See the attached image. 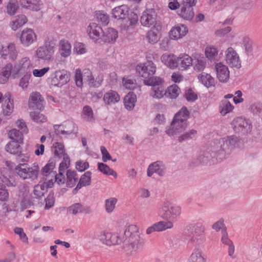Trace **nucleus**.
Segmentation results:
<instances>
[{
  "label": "nucleus",
  "mask_w": 262,
  "mask_h": 262,
  "mask_svg": "<svg viewBox=\"0 0 262 262\" xmlns=\"http://www.w3.org/2000/svg\"><path fill=\"white\" fill-rule=\"evenodd\" d=\"M118 200L116 198H110L105 201V209L107 213L113 212L116 208Z\"/></svg>",
  "instance_id": "de8ad7c7"
},
{
  "label": "nucleus",
  "mask_w": 262,
  "mask_h": 262,
  "mask_svg": "<svg viewBox=\"0 0 262 262\" xmlns=\"http://www.w3.org/2000/svg\"><path fill=\"white\" fill-rule=\"evenodd\" d=\"M14 171L22 179H28L33 181L38 177L39 167L36 163H34L31 166L26 163H19L15 167Z\"/></svg>",
  "instance_id": "39448f33"
},
{
  "label": "nucleus",
  "mask_w": 262,
  "mask_h": 262,
  "mask_svg": "<svg viewBox=\"0 0 262 262\" xmlns=\"http://www.w3.org/2000/svg\"><path fill=\"white\" fill-rule=\"evenodd\" d=\"M238 141L235 136H227L216 140L211 147V152L206 151L200 155L198 160L201 163L207 164L212 158L219 159L224 158L226 154L230 153Z\"/></svg>",
  "instance_id": "f03ea898"
},
{
  "label": "nucleus",
  "mask_w": 262,
  "mask_h": 262,
  "mask_svg": "<svg viewBox=\"0 0 262 262\" xmlns=\"http://www.w3.org/2000/svg\"><path fill=\"white\" fill-rule=\"evenodd\" d=\"M154 226L156 232H161L168 229H170L173 227V223L172 222H164L160 221L154 224Z\"/></svg>",
  "instance_id": "8fccbe9b"
},
{
  "label": "nucleus",
  "mask_w": 262,
  "mask_h": 262,
  "mask_svg": "<svg viewBox=\"0 0 262 262\" xmlns=\"http://www.w3.org/2000/svg\"><path fill=\"white\" fill-rule=\"evenodd\" d=\"M49 50L47 46L39 47L36 51V55L39 58L48 59Z\"/></svg>",
  "instance_id": "4d7b16f0"
},
{
  "label": "nucleus",
  "mask_w": 262,
  "mask_h": 262,
  "mask_svg": "<svg viewBox=\"0 0 262 262\" xmlns=\"http://www.w3.org/2000/svg\"><path fill=\"white\" fill-rule=\"evenodd\" d=\"M36 40L37 35L32 29L25 28L21 31L20 42L24 47H29Z\"/></svg>",
  "instance_id": "9d476101"
},
{
  "label": "nucleus",
  "mask_w": 262,
  "mask_h": 262,
  "mask_svg": "<svg viewBox=\"0 0 262 262\" xmlns=\"http://www.w3.org/2000/svg\"><path fill=\"white\" fill-rule=\"evenodd\" d=\"M178 14L186 20H191L194 17V13L193 8L191 7L181 5L180 9L178 11Z\"/></svg>",
  "instance_id": "a878e982"
},
{
  "label": "nucleus",
  "mask_w": 262,
  "mask_h": 262,
  "mask_svg": "<svg viewBox=\"0 0 262 262\" xmlns=\"http://www.w3.org/2000/svg\"><path fill=\"white\" fill-rule=\"evenodd\" d=\"M18 8V4L15 1H10L7 6V12L10 15H13L15 13Z\"/></svg>",
  "instance_id": "69168bd1"
},
{
  "label": "nucleus",
  "mask_w": 262,
  "mask_h": 262,
  "mask_svg": "<svg viewBox=\"0 0 262 262\" xmlns=\"http://www.w3.org/2000/svg\"><path fill=\"white\" fill-rule=\"evenodd\" d=\"M70 79V72L64 70H58L52 75L51 82L54 86H61L67 83Z\"/></svg>",
  "instance_id": "1a4fd4ad"
},
{
  "label": "nucleus",
  "mask_w": 262,
  "mask_h": 262,
  "mask_svg": "<svg viewBox=\"0 0 262 262\" xmlns=\"http://www.w3.org/2000/svg\"><path fill=\"white\" fill-rule=\"evenodd\" d=\"M98 169L104 174L112 176L115 178L117 177V172L105 164L103 163H98Z\"/></svg>",
  "instance_id": "37998d69"
},
{
  "label": "nucleus",
  "mask_w": 262,
  "mask_h": 262,
  "mask_svg": "<svg viewBox=\"0 0 262 262\" xmlns=\"http://www.w3.org/2000/svg\"><path fill=\"white\" fill-rule=\"evenodd\" d=\"M2 109L3 113L5 115H10L13 111V100L11 99L10 93H6L3 98Z\"/></svg>",
  "instance_id": "6ab92c4d"
},
{
  "label": "nucleus",
  "mask_w": 262,
  "mask_h": 262,
  "mask_svg": "<svg viewBox=\"0 0 262 262\" xmlns=\"http://www.w3.org/2000/svg\"><path fill=\"white\" fill-rule=\"evenodd\" d=\"M136 96L133 93H129L124 99L125 107L128 110H132L136 102Z\"/></svg>",
  "instance_id": "4c0bfd02"
},
{
  "label": "nucleus",
  "mask_w": 262,
  "mask_h": 262,
  "mask_svg": "<svg viewBox=\"0 0 262 262\" xmlns=\"http://www.w3.org/2000/svg\"><path fill=\"white\" fill-rule=\"evenodd\" d=\"M18 196L19 198H21L20 202L21 210L28 208L32 205L31 195L27 186L25 185L20 186Z\"/></svg>",
  "instance_id": "9b49d317"
},
{
  "label": "nucleus",
  "mask_w": 262,
  "mask_h": 262,
  "mask_svg": "<svg viewBox=\"0 0 262 262\" xmlns=\"http://www.w3.org/2000/svg\"><path fill=\"white\" fill-rule=\"evenodd\" d=\"M250 110L254 114L259 116H262V103H255L250 106Z\"/></svg>",
  "instance_id": "774afa93"
},
{
  "label": "nucleus",
  "mask_w": 262,
  "mask_h": 262,
  "mask_svg": "<svg viewBox=\"0 0 262 262\" xmlns=\"http://www.w3.org/2000/svg\"><path fill=\"white\" fill-rule=\"evenodd\" d=\"M81 117L86 122L94 123L95 121L93 110L91 107L89 105L84 106L83 107Z\"/></svg>",
  "instance_id": "7c9ffc66"
},
{
  "label": "nucleus",
  "mask_w": 262,
  "mask_h": 262,
  "mask_svg": "<svg viewBox=\"0 0 262 262\" xmlns=\"http://www.w3.org/2000/svg\"><path fill=\"white\" fill-rule=\"evenodd\" d=\"M28 106L32 109L41 110L44 106V99L39 93L35 92L31 94L29 100Z\"/></svg>",
  "instance_id": "4468645a"
},
{
  "label": "nucleus",
  "mask_w": 262,
  "mask_h": 262,
  "mask_svg": "<svg viewBox=\"0 0 262 262\" xmlns=\"http://www.w3.org/2000/svg\"><path fill=\"white\" fill-rule=\"evenodd\" d=\"M129 8L126 5L116 7L112 10L113 17L117 19L126 20Z\"/></svg>",
  "instance_id": "b1692460"
},
{
  "label": "nucleus",
  "mask_w": 262,
  "mask_h": 262,
  "mask_svg": "<svg viewBox=\"0 0 262 262\" xmlns=\"http://www.w3.org/2000/svg\"><path fill=\"white\" fill-rule=\"evenodd\" d=\"M206 66V60L204 57L198 56L194 57L193 68L198 72L203 71Z\"/></svg>",
  "instance_id": "a19ab883"
},
{
  "label": "nucleus",
  "mask_w": 262,
  "mask_h": 262,
  "mask_svg": "<svg viewBox=\"0 0 262 262\" xmlns=\"http://www.w3.org/2000/svg\"><path fill=\"white\" fill-rule=\"evenodd\" d=\"M96 17L97 20L100 21L103 26H106L109 23L110 19L108 15L103 11L97 12Z\"/></svg>",
  "instance_id": "864d4df0"
},
{
  "label": "nucleus",
  "mask_w": 262,
  "mask_h": 262,
  "mask_svg": "<svg viewBox=\"0 0 262 262\" xmlns=\"http://www.w3.org/2000/svg\"><path fill=\"white\" fill-rule=\"evenodd\" d=\"M188 32L187 27L184 25L180 24L171 29L169 35L171 39L178 40L182 38Z\"/></svg>",
  "instance_id": "2eb2a0df"
},
{
  "label": "nucleus",
  "mask_w": 262,
  "mask_h": 262,
  "mask_svg": "<svg viewBox=\"0 0 262 262\" xmlns=\"http://www.w3.org/2000/svg\"><path fill=\"white\" fill-rule=\"evenodd\" d=\"M162 27L160 25L156 24L146 34V38L148 42L151 44L157 43L160 39V33Z\"/></svg>",
  "instance_id": "dca6fc26"
},
{
  "label": "nucleus",
  "mask_w": 262,
  "mask_h": 262,
  "mask_svg": "<svg viewBox=\"0 0 262 262\" xmlns=\"http://www.w3.org/2000/svg\"><path fill=\"white\" fill-rule=\"evenodd\" d=\"M64 172L58 171V173H56L53 171H50V176L54 177V183H56L58 185H62L65 183V177L64 176ZM53 180H50V185H53Z\"/></svg>",
  "instance_id": "c03bdc74"
},
{
  "label": "nucleus",
  "mask_w": 262,
  "mask_h": 262,
  "mask_svg": "<svg viewBox=\"0 0 262 262\" xmlns=\"http://www.w3.org/2000/svg\"><path fill=\"white\" fill-rule=\"evenodd\" d=\"M197 132L194 129H191L189 132L184 133L181 136L179 137L178 140L181 142L185 140H190L193 138L196 134Z\"/></svg>",
  "instance_id": "bf43d9fd"
},
{
  "label": "nucleus",
  "mask_w": 262,
  "mask_h": 262,
  "mask_svg": "<svg viewBox=\"0 0 262 262\" xmlns=\"http://www.w3.org/2000/svg\"><path fill=\"white\" fill-rule=\"evenodd\" d=\"M144 80V83L147 85H150L152 87L159 86L162 85L163 80L159 77H153L152 76Z\"/></svg>",
  "instance_id": "49530a36"
},
{
  "label": "nucleus",
  "mask_w": 262,
  "mask_h": 262,
  "mask_svg": "<svg viewBox=\"0 0 262 262\" xmlns=\"http://www.w3.org/2000/svg\"><path fill=\"white\" fill-rule=\"evenodd\" d=\"M20 5L23 8L37 11L42 7V3L40 0H20Z\"/></svg>",
  "instance_id": "4be33fe9"
},
{
  "label": "nucleus",
  "mask_w": 262,
  "mask_h": 262,
  "mask_svg": "<svg viewBox=\"0 0 262 262\" xmlns=\"http://www.w3.org/2000/svg\"><path fill=\"white\" fill-rule=\"evenodd\" d=\"M232 127L235 133L246 135L249 134L252 126L251 122L242 117H237L231 122Z\"/></svg>",
  "instance_id": "423d86ee"
},
{
  "label": "nucleus",
  "mask_w": 262,
  "mask_h": 262,
  "mask_svg": "<svg viewBox=\"0 0 262 262\" xmlns=\"http://www.w3.org/2000/svg\"><path fill=\"white\" fill-rule=\"evenodd\" d=\"M15 69L19 72L28 73L33 66L29 57H25L19 60L15 65Z\"/></svg>",
  "instance_id": "5701e85b"
},
{
  "label": "nucleus",
  "mask_w": 262,
  "mask_h": 262,
  "mask_svg": "<svg viewBox=\"0 0 262 262\" xmlns=\"http://www.w3.org/2000/svg\"><path fill=\"white\" fill-rule=\"evenodd\" d=\"M67 181L66 184L69 187L74 186L78 180V176L75 171H72L70 169L67 171Z\"/></svg>",
  "instance_id": "f704fd0d"
},
{
  "label": "nucleus",
  "mask_w": 262,
  "mask_h": 262,
  "mask_svg": "<svg viewBox=\"0 0 262 262\" xmlns=\"http://www.w3.org/2000/svg\"><path fill=\"white\" fill-rule=\"evenodd\" d=\"M91 174L92 173L90 171L85 172L81 177L78 183L80 184L82 187L89 186L91 184Z\"/></svg>",
  "instance_id": "5fc2aeb1"
},
{
  "label": "nucleus",
  "mask_w": 262,
  "mask_h": 262,
  "mask_svg": "<svg viewBox=\"0 0 262 262\" xmlns=\"http://www.w3.org/2000/svg\"><path fill=\"white\" fill-rule=\"evenodd\" d=\"M212 228L216 232L221 230V233H223V231L224 230L227 231L226 227L224 223V220L223 218L215 222L212 225Z\"/></svg>",
  "instance_id": "052dcab7"
},
{
  "label": "nucleus",
  "mask_w": 262,
  "mask_h": 262,
  "mask_svg": "<svg viewBox=\"0 0 262 262\" xmlns=\"http://www.w3.org/2000/svg\"><path fill=\"white\" fill-rule=\"evenodd\" d=\"M54 133L56 135H69L73 132V129L71 130H65L66 127H64L63 125H55L54 126Z\"/></svg>",
  "instance_id": "13d9d810"
},
{
  "label": "nucleus",
  "mask_w": 262,
  "mask_h": 262,
  "mask_svg": "<svg viewBox=\"0 0 262 262\" xmlns=\"http://www.w3.org/2000/svg\"><path fill=\"white\" fill-rule=\"evenodd\" d=\"M181 213V208L180 206L167 201L162 204L158 211V215L161 219L170 222L179 219Z\"/></svg>",
  "instance_id": "20e7f679"
},
{
  "label": "nucleus",
  "mask_w": 262,
  "mask_h": 262,
  "mask_svg": "<svg viewBox=\"0 0 262 262\" xmlns=\"http://www.w3.org/2000/svg\"><path fill=\"white\" fill-rule=\"evenodd\" d=\"M136 71L140 76L146 79L154 75L156 71V67L152 61H147L138 64L136 67Z\"/></svg>",
  "instance_id": "0eeeda50"
},
{
  "label": "nucleus",
  "mask_w": 262,
  "mask_h": 262,
  "mask_svg": "<svg viewBox=\"0 0 262 262\" xmlns=\"http://www.w3.org/2000/svg\"><path fill=\"white\" fill-rule=\"evenodd\" d=\"M12 68V66L10 63L7 64L5 67L2 68L0 72L1 84H5L8 81L11 74Z\"/></svg>",
  "instance_id": "473e14b6"
},
{
  "label": "nucleus",
  "mask_w": 262,
  "mask_h": 262,
  "mask_svg": "<svg viewBox=\"0 0 262 262\" xmlns=\"http://www.w3.org/2000/svg\"><path fill=\"white\" fill-rule=\"evenodd\" d=\"M71 53V45L66 40H61L60 41V54L62 57H67Z\"/></svg>",
  "instance_id": "c9c22d12"
},
{
  "label": "nucleus",
  "mask_w": 262,
  "mask_h": 262,
  "mask_svg": "<svg viewBox=\"0 0 262 262\" xmlns=\"http://www.w3.org/2000/svg\"><path fill=\"white\" fill-rule=\"evenodd\" d=\"M226 63L231 67L239 69L241 67V61L236 51L232 47H229L225 52Z\"/></svg>",
  "instance_id": "6e6552de"
},
{
  "label": "nucleus",
  "mask_w": 262,
  "mask_h": 262,
  "mask_svg": "<svg viewBox=\"0 0 262 262\" xmlns=\"http://www.w3.org/2000/svg\"><path fill=\"white\" fill-rule=\"evenodd\" d=\"M70 164V160L69 156L67 155H63V161L61 162L59 165L58 171L61 172H65L66 169H67Z\"/></svg>",
  "instance_id": "0e129e2a"
},
{
  "label": "nucleus",
  "mask_w": 262,
  "mask_h": 262,
  "mask_svg": "<svg viewBox=\"0 0 262 262\" xmlns=\"http://www.w3.org/2000/svg\"><path fill=\"white\" fill-rule=\"evenodd\" d=\"M218 54V50L216 48L210 46L206 47L205 49V55L206 57L209 60H214L216 58Z\"/></svg>",
  "instance_id": "603ef678"
},
{
  "label": "nucleus",
  "mask_w": 262,
  "mask_h": 262,
  "mask_svg": "<svg viewBox=\"0 0 262 262\" xmlns=\"http://www.w3.org/2000/svg\"><path fill=\"white\" fill-rule=\"evenodd\" d=\"M215 70L218 79L221 82H226L229 78L228 68L222 62H219L215 65Z\"/></svg>",
  "instance_id": "a211bd4d"
},
{
  "label": "nucleus",
  "mask_w": 262,
  "mask_h": 262,
  "mask_svg": "<svg viewBox=\"0 0 262 262\" xmlns=\"http://www.w3.org/2000/svg\"><path fill=\"white\" fill-rule=\"evenodd\" d=\"M189 112L186 107H183L174 116L170 127L166 132L169 136H173L184 130L188 126L187 119Z\"/></svg>",
  "instance_id": "7ed1b4c3"
},
{
  "label": "nucleus",
  "mask_w": 262,
  "mask_h": 262,
  "mask_svg": "<svg viewBox=\"0 0 262 262\" xmlns=\"http://www.w3.org/2000/svg\"><path fill=\"white\" fill-rule=\"evenodd\" d=\"M184 97L189 102H193L198 99L197 94L192 89H189L185 91Z\"/></svg>",
  "instance_id": "338daca9"
},
{
  "label": "nucleus",
  "mask_w": 262,
  "mask_h": 262,
  "mask_svg": "<svg viewBox=\"0 0 262 262\" xmlns=\"http://www.w3.org/2000/svg\"><path fill=\"white\" fill-rule=\"evenodd\" d=\"M198 79L201 83L206 86L210 88L215 84V80L210 74L206 73H202L198 76Z\"/></svg>",
  "instance_id": "c756f323"
},
{
  "label": "nucleus",
  "mask_w": 262,
  "mask_h": 262,
  "mask_svg": "<svg viewBox=\"0 0 262 262\" xmlns=\"http://www.w3.org/2000/svg\"><path fill=\"white\" fill-rule=\"evenodd\" d=\"M192 59L188 54H181L177 57V67L181 70H185L192 64Z\"/></svg>",
  "instance_id": "393cba45"
},
{
  "label": "nucleus",
  "mask_w": 262,
  "mask_h": 262,
  "mask_svg": "<svg viewBox=\"0 0 262 262\" xmlns=\"http://www.w3.org/2000/svg\"><path fill=\"white\" fill-rule=\"evenodd\" d=\"M157 14L153 9H148L145 10L141 17L140 21L144 27H149L156 21Z\"/></svg>",
  "instance_id": "ddd939ff"
},
{
  "label": "nucleus",
  "mask_w": 262,
  "mask_h": 262,
  "mask_svg": "<svg viewBox=\"0 0 262 262\" xmlns=\"http://www.w3.org/2000/svg\"><path fill=\"white\" fill-rule=\"evenodd\" d=\"M87 33L95 42H100L103 30L98 24L95 23H90L87 28Z\"/></svg>",
  "instance_id": "f8f14e48"
},
{
  "label": "nucleus",
  "mask_w": 262,
  "mask_h": 262,
  "mask_svg": "<svg viewBox=\"0 0 262 262\" xmlns=\"http://www.w3.org/2000/svg\"><path fill=\"white\" fill-rule=\"evenodd\" d=\"M118 37L117 30L113 28H107L104 32L103 31L101 40L104 42L112 43L115 42Z\"/></svg>",
  "instance_id": "412c9836"
},
{
  "label": "nucleus",
  "mask_w": 262,
  "mask_h": 262,
  "mask_svg": "<svg viewBox=\"0 0 262 262\" xmlns=\"http://www.w3.org/2000/svg\"><path fill=\"white\" fill-rule=\"evenodd\" d=\"M7 53H3V56H8L9 58L14 61L17 58V52L15 48V46L13 43H10L7 46Z\"/></svg>",
  "instance_id": "09e8293b"
},
{
  "label": "nucleus",
  "mask_w": 262,
  "mask_h": 262,
  "mask_svg": "<svg viewBox=\"0 0 262 262\" xmlns=\"http://www.w3.org/2000/svg\"><path fill=\"white\" fill-rule=\"evenodd\" d=\"M164 88L162 85L151 87L149 95L152 98L157 99L162 98L165 95Z\"/></svg>",
  "instance_id": "58836bf2"
},
{
  "label": "nucleus",
  "mask_w": 262,
  "mask_h": 262,
  "mask_svg": "<svg viewBox=\"0 0 262 262\" xmlns=\"http://www.w3.org/2000/svg\"><path fill=\"white\" fill-rule=\"evenodd\" d=\"M83 75L80 69H77L75 73V81L76 85L81 88L83 85Z\"/></svg>",
  "instance_id": "680f3d73"
},
{
  "label": "nucleus",
  "mask_w": 262,
  "mask_h": 262,
  "mask_svg": "<svg viewBox=\"0 0 262 262\" xmlns=\"http://www.w3.org/2000/svg\"><path fill=\"white\" fill-rule=\"evenodd\" d=\"M103 100L106 104L112 105L120 100V96L116 92L111 90L105 93Z\"/></svg>",
  "instance_id": "c85d7f7f"
},
{
  "label": "nucleus",
  "mask_w": 262,
  "mask_h": 262,
  "mask_svg": "<svg viewBox=\"0 0 262 262\" xmlns=\"http://www.w3.org/2000/svg\"><path fill=\"white\" fill-rule=\"evenodd\" d=\"M31 118L36 122H43L46 120L45 116L40 113L32 112L30 113Z\"/></svg>",
  "instance_id": "e2e57ef3"
},
{
  "label": "nucleus",
  "mask_w": 262,
  "mask_h": 262,
  "mask_svg": "<svg viewBox=\"0 0 262 262\" xmlns=\"http://www.w3.org/2000/svg\"><path fill=\"white\" fill-rule=\"evenodd\" d=\"M189 262H206V258L201 249H195L189 257Z\"/></svg>",
  "instance_id": "2f4dec72"
},
{
  "label": "nucleus",
  "mask_w": 262,
  "mask_h": 262,
  "mask_svg": "<svg viewBox=\"0 0 262 262\" xmlns=\"http://www.w3.org/2000/svg\"><path fill=\"white\" fill-rule=\"evenodd\" d=\"M20 149V146L18 144V142L16 141H11L5 146V150L7 152L16 156L19 153Z\"/></svg>",
  "instance_id": "79ce46f5"
},
{
  "label": "nucleus",
  "mask_w": 262,
  "mask_h": 262,
  "mask_svg": "<svg viewBox=\"0 0 262 262\" xmlns=\"http://www.w3.org/2000/svg\"><path fill=\"white\" fill-rule=\"evenodd\" d=\"M240 43L247 54H249L252 52L253 50L252 42L248 36H244Z\"/></svg>",
  "instance_id": "a18cd8bd"
},
{
  "label": "nucleus",
  "mask_w": 262,
  "mask_h": 262,
  "mask_svg": "<svg viewBox=\"0 0 262 262\" xmlns=\"http://www.w3.org/2000/svg\"><path fill=\"white\" fill-rule=\"evenodd\" d=\"M161 60L165 65L171 69L177 67V57L174 55L164 54L161 56Z\"/></svg>",
  "instance_id": "bb28decb"
},
{
  "label": "nucleus",
  "mask_w": 262,
  "mask_h": 262,
  "mask_svg": "<svg viewBox=\"0 0 262 262\" xmlns=\"http://www.w3.org/2000/svg\"><path fill=\"white\" fill-rule=\"evenodd\" d=\"M27 21V18L24 15H18L14 17L11 21L10 26L11 28L15 31L25 25Z\"/></svg>",
  "instance_id": "cd10ccee"
},
{
  "label": "nucleus",
  "mask_w": 262,
  "mask_h": 262,
  "mask_svg": "<svg viewBox=\"0 0 262 262\" xmlns=\"http://www.w3.org/2000/svg\"><path fill=\"white\" fill-rule=\"evenodd\" d=\"M69 214L76 215L78 213L90 214L92 212V209L89 206H85L80 203H75L67 209Z\"/></svg>",
  "instance_id": "aec40b11"
},
{
  "label": "nucleus",
  "mask_w": 262,
  "mask_h": 262,
  "mask_svg": "<svg viewBox=\"0 0 262 262\" xmlns=\"http://www.w3.org/2000/svg\"><path fill=\"white\" fill-rule=\"evenodd\" d=\"M191 231L193 234V236L195 235L200 236L204 233L205 227L203 223L198 222L191 226Z\"/></svg>",
  "instance_id": "3c124183"
},
{
  "label": "nucleus",
  "mask_w": 262,
  "mask_h": 262,
  "mask_svg": "<svg viewBox=\"0 0 262 262\" xmlns=\"http://www.w3.org/2000/svg\"><path fill=\"white\" fill-rule=\"evenodd\" d=\"M8 136L12 141L18 142L23 139V135L20 132L16 129H13L9 131Z\"/></svg>",
  "instance_id": "6e6d98bb"
},
{
  "label": "nucleus",
  "mask_w": 262,
  "mask_h": 262,
  "mask_svg": "<svg viewBox=\"0 0 262 262\" xmlns=\"http://www.w3.org/2000/svg\"><path fill=\"white\" fill-rule=\"evenodd\" d=\"M181 93L180 89L176 84H172L168 87L165 92V95L170 99H176Z\"/></svg>",
  "instance_id": "e433bc0d"
},
{
  "label": "nucleus",
  "mask_w": 262,
  "mask_h": 262,
  "mask_svg": "<svg viewBox=\"0 0 262 262\" xmlns=\"http://www.w3.org/2000/svg\"><path fill=\"white\" fill-rule=\"evenodd\" d=\"M166 168L161 161H157L150 164L147 169V176L151 177L154 173H157L159 176H163L166 173Z\"/></svg>",
  "instance_id": "f3484780"
},
{
  "label": "nucleus",
  "mask_w": 262,
  "mask_h": 262,
  "mask_svg": "<svg viewBox=\"0 0 262 262\" xmlns=\"http://www.w3.org/2000/svg\"><path fill=\"white\" fill-rule=\"evenodd\" d=\"M99 240L107 246L123 244L124 249L130 252L136 251L143 245V241L141 238L138 228L135 225H129L125 229L123 237L117 233L102 232L98 236Z\"/></svg>",
  "instance_id": "f257e3e1"
},
{
  "label": "nucleus",
  "mask_w": 262,
  "mask_h": 262,
  "mask_svg": "<svg viewBox=\"0 0 262 262\" xmlns=\"http://www.w3.org/2000/svg\"><path fill=\"white\" fill-rule=\"evenodd\" d=\"M219 108L221 115L225 116L233 111L234 106L228 100H222L220 103Z\"/></svg>",
  "instance_id": "72a5a7b5"
},
{
  "label": "nucleus",
  "mask_w": 262,
  "mask_h": 262,
  "mask_svg": "<svg viewBox=\"0 0 262 262\" xmlns=\"http://www.w3.org/2000/svg\"><path fill=\"white\" fill-rule=\"evenodd\" d=\"M51 150L55 157L60 158L64 154V147L63 145L59 142H55L52 146Z\"/></svg>",
  "instance_id": "ea45409f"
}]
</instances>
